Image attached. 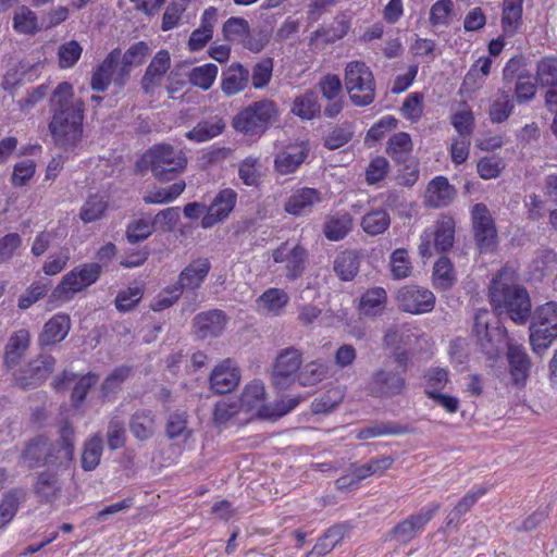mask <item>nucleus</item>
Returning a JSON list of instances; mask_svg holds the SVG:
<instances>
[{"label":"nucleus","mask_w":557,"mask_h":557,"mask_svg":"<svg viewBox=\"0 0 557 557\" xmlns=\"http://www.w3.org/2000/svg\"><path fill=\"white\" fill-rule=\"evenodd\" d=\"M102 448V438L98 434L86 441L82 455V467L85 471H91L99 465Z\"/></svg>","instance_id":"49530a36"},{"label":"nucleus","mask_w":557,"mask_h":557,"mask_svg":"<svg viewBox=\"0 0 557 557\" xmlns=\"http://www.w3.org/2000/svg\"><path fill=\"white\" fill-rule=\"evenodd\" d=\"M289 297L281 288H269L257 299L258 308L267 313L278 315L287 306Z\"/></svg>","instance_id":"e433bc0d"},{"label":"nucleus","mask_w":557,"mask_h":557,"mask_svg":"<svg viewBox=\"0 0 557 557\" xmlns=\"http://www.w3.org/2000/svg\"><path fill=\"white\" fill-rule=\"evenodd\" d=\"M433 238V247L436 252L448 251L455 240V220L448 215H442L434 225V231L430 233Z\"/></svg>","instance_id":"7c9ffc66"},{"label":"nucleus","mask_w":557,"mask_h":557,"mask_svg":"<svg viewBox=\"0 0 557 557\" xmlns=\"http://www.w3.org/2000/svg\"><path fill=\"white\" fill-rule=\"evenodd\" d=\"M292 112L302 120H311L320 112L317 94L312 90L306 91L295 98Z\"/></svg>","instance_id":"37998d69"},{"label":"nucleus","mask_w":557,"mask_h":557,"mask_svg":"<svg viewBox=\"0 0 557 557\" xmlns=\"http://www.w3.org/2000/svg\"><path fill=\"white\" fill-rule=\"evenodd\" d=\"M412 141L410 135L405 132L394 134L387 141L386 153L396 163H407L411 159Z\"/></svg>","instance_id":"f704fd0d"},{"label":"nucleus","mask_w":557,"mask_h":557,"mask_svg":"<svg viewBox=\"0 0 557 557\" xmlns=\"http://www.w3.org/2000/svg\"><path fill=\"white\" fill-rule=\"evenodd\" d=\"M238 401H219L213 411V419L216 424H224L235 417L240 410Z\"/></svg>","instance_id":"338daca9"},{"label":"nucleus","mask_w":557,"mask_h":557,"mask_svg":"<svg viewBox=\"0 0 557 557\" xmlns=\"http://www.w3.org/2000/svg\"><path fill=\"white\" fill-rule=\"evenodd\" d=\"M389 171V162L386 158L382 156H376L373 158L367 170H366V181L369 185H374L381 181H383L386 174Z\"/></svg>","instance_id":"680f3d73"},{"label":"nucleus","mask_w":557,"mask_h":557,"mask_svg":"<svg viewBox=\"0 0 557 557\" xmlns=\"http://www.w3.org/2000/svg\"><path fill=\"white\" fill-rule=\"evenodd\" d=\"M170 65L171 58L169 51H158L141 78L143 88L146 94L154 95L157 91H161L162 82Z\"/></svg>","instance_id":"6ab92c4d"},{"label":"nucleus","mask_w":557,"mask_h":557,"mask_svg":"<svg viewBox=\"0 0 557 557\" xmlns=\"http://www.w3.org/2000/svg\"><path fill=\"white\" fill-rule=\"evenodd\" d=\"M351 228V214L348 212H336L326 219L323 233L327 239L337 242L346 237Z\"/></svg>","instance_id":"72a5a7b5"},{"label":"nucleus","mask_w":557,"mask_h":557,"mask_svg":"<svg viewBox=\"0 0 557 557\" xmlns=\"http://www.w3.org/2000/svg\"><path fill=\"white\" fill-rule=\"evenodd\" d=\"M327 374V367L321 360H312L300 368L296 381L301 386H314L322 382Z\"/></svg>","instance_id":"a19ab883"},{"label":"nucleus","mask_w":557,"mask_h":557,"mask_svg":"<svg viewBox=\"0 0 557 557\" xmlns=\"http://www.w3.org/2000/svg\"><path fill=\"white\" fill-rule=\"evenodd\" d=\"M536 77L542 86L557 87V58L545 57L536 66Z\"/></svg>","instance_id":"864d4df0"},{"label":"nucleus","mask_w":557,"mask_h":557,"mask_svg":"<svg viewBox=\"0 0 557 557\" xmlns=\"http://www.w3.org/2000/svg\"><path fill=\"white\" fill-rule=\"evenodd\" d=\"M237 195L231 188L221 190L207 208V213L202 216L201 226L210 228L222 222L228 216L235 207Z\"/></svg>","instance_id":"f3484780"},{"label":"nucleus","mask_w":557,"mask_h":557,"mask_svg":"<svg viewBox=\"0 0 557 557\" xmlns=\"http://www.w3.org/2000/svg\"><path fill=\"white\" fill-rule=\"evenodd\" d=\"M471 215L474 238L480 251L492 250L497 243V230L490 210L484 203H476Z\"/></svg>","instance_id":"f8f14e48"},{"label":"nucleus","mask_w":557,"mask_h":557,"mask_svg":"<svg viewBox=\"0 0 557 557\" xmlns=\"http://www.w3.org/2000/svg\"><path fill=\"white\" fill-rule=\"evenodd\" d=\"M491 302L500 313H506L517 324H524L531 315V299L527 289L518 283L511 268H503L493 278L490 288Z\"/></svg>","instance_id":"f03ea898"},{"label":"nucleus","mask_w":557,"mask_h":557,"mask_svg":"<svg viewBox=\"0 0 557 557\" xmlns=\"http://www.w3.org/2000/svg\"><path fill=\"white\" fill-rule=\"evenodd\" d=\"M408 358L405 352L395 356L375 369L366 383V392L377 399H393L406 394L408 388Z\"/></svg>","instance_id":"7ed1b4c3"},{"label":"nucleus","mask_w":557,"mask_h":557,"mask_svg":"<svg viewBox=\"0 0 557 557\" xmlns=\"http://www.w3.org/2000/svg\"><path fill=\"white\" fill-rule=\"evenodd\" d=\"M513 109L512 100L506 92H502L490 107V119L493 123L506 121Z\"/></svg>","instance_id":"bf43d9fd"},{"label":"nucleus","mask_w":557,"mask_h":557,"mask_svg":"<svg viewBox=\"0 0 557 557\" xmlns=\"http://www.w3.org/2000/svg\"><path fill=\"white\" fill-rule=\"evenodd\" d=\"M272 257L274 262L285 263L288 280L294 281L302 275L307 261V251L302 246L282 243L273 250Z\"/></svg>","instance_id":"2eb2a0df"},{"label":"nucleus","mask_w":557,"mask_h":557,"mask_svg":"<svg viewBox=\"0 0 557 557\" xmlns=\"http://www.w3.org/2000/svg\"><path fill=\"white\" fill-rule=\"evenodd\" d=\"M239 380V370L231 359H226L218 364L209 377L210 387L216 394L232 392L238 385Z\"/></svg>","instance_id":"4be33fe9"},{"label":"nucleus","mask_w":557,"mask_h":557,"mask_svg":"<svg viewBox=\"0 0 557 557\" xmlns=\"http://www.w3.org/2000/svg\"><path fill=\"white\" fill-rule=\"evenodd\" d=\"M270 40V36L264 30H248V34L242 39V45L244 48L249 50L250 52L258 53L264 49Z\"/></svg>","instance_id":"774afa93"},{"label":"nucleus","mask_w":557,"mask_h":557,"mask_svg":"<svg viewBox=\"0 0 557 557\" xmlns=\"http://www.w3.org/2000/svg\"><path fill=\"white\" fill-rule=\"evenodd\" d=\"M259 160L253 157L246 158L239 165V177L248 186L257 185L260 173L258 170Z\"/></svg>","instance_id":"69168bd1"},{"label":"nucleus","mask_w":557,"mask_h":557,"mask_svg":"<svg viewBox=\"0 0 557 557\" xmlns=\"http://www.w3.org/2000/svg\"><path fill=\"white\" fill-rule=\"evenodd\" d=\"M72 323L69 314L57 313L44 325L38 336V344L41 347L53 346L61 343L69 334Z\"/></svg>","instance_id":"393cba45"},{"label":"nucleus","mask_w":557,"mask_h":557,"mask_svg":"<svg viewBox=\"0 0 557 557\" xmlns=\"http://www.w3.org/2000/svg\"><path fill=\"white\" fill-rule=\"evenodd\" d=\"M83 47L76 40L62 44L58 49L59 66L63 70L73 67L81 59Z\"/></svg>","instance_id":"6e6d98bb"},{"label":"nucleus","mask_w":557,"mask_h":557,"mask_svg":"<svg viewBox=\"0 0 557 557\" xmlns=\"http://www.w3.org/2000/svg\"><path fill=\"white\" fill-rule=\"evenodd\" d=\"M108 209V200L103 195H90L79 211V218L84 223L100 220Z\"/></svg>","instance_id":"a18cd8bd"},{"label":"nucleus","mask_w":557,"mask_h":557,"mask_svg":"<svg viewBox=\"0 0 557 557\" xmlns=\"http://www.w3.org/2000/svg\"><path fill=\"white\" fill-rule=\"evenodd\" d=\"M321 201V193L315 188L302 187L295 190L284 205V209L292 215L309 213L313 206Z\"/></svg>","instance_id":"bb28decb"},{"label":"nucleus","mask_w":557,"mask_h":557,"mask_svg":"<svg viewBox=\"0 0 557 557\" xmlns=\"http://www.w3.org/2000/svg\"><path fill=\"white\" fill-rule=\"evenodd\" d=\"M211 270V262L208 258H197L188 263L178 275V287L176 292L183 289L195 290L200 287Z\"/></svg>","instance_id":"5701e85b"},{"label":"nucleus","mask_w":557,"mask_h":557,"mask_svg":"<svg viewBox=\"0 0 557 557\" xmlns=\"http://www.w3.org/2000/svg\"><path fill=\"white\" fill-rule=\"evenodd\" d=\"M22 491L7 492L0 502V529L5 527L15 516L21 498Z\"/></svg>","instance_id":"5fc2aeb1"},{"label":"nucleus","mask_w":557,"mask_h":557,"mask_svg":"<svg viewBox=\"0 0 557 557\" xmlns=\"http://www.w3.org/2000/svg\"><path fill=\"white\" fill-rule=\"evenodd\" d=\"M456 195V188L445 176H436L428 184L424 202L430 208H444L451 203Z\"/></svg>","instance_id":"a878e982"},{"label":"nucleus","mask_w":557,"mask_h":557,"mask_svg":"<svg viewBox=\"0 0 557 557\" xmlns=\"http://www.w3.org/2000/svg\"><path fill=\"white\" fill-rule=\"evenodd\" d=\"M454 3L451 0H438L430 10V23L432 25H445L449 21Z\"/></svg>","instance_id":"0e129e2a"},{"label":"nucleus","mask_w":557,"mask_h":557,"mask_svg":"<svg viewBox=\"0 0 557 557\" xmlns=\"http://www.w3.org/2000/svg\"><path fill=\"white\" fill-rule=\"evenodd\" d=\"M408 433V428L393 422H377L370 426L363 428L358 431L357 438L358 440H368L371 437H377L382 435H391V434H405Z\"/></svg>","instance_id":"09e8293b"},{"label":"nucleus","mask_w":557,"mask_h":557,"mask_svg":"<svg viewBox=\"0 0 557 557\" xmlns=\"http://www.w3.org/2000/svg\"><path fill=\"white\" fill-rule=\"evenodd\" d=\"M99 263H85L77 265L66 273L54 289L57 297H69L94 284L100 276Z\"/></svg>","instance_id":"9d476101"},{"label":"nucleus","mask_w":557,"mask_h":557,"mask_svg":"<svg viewBox=\"0 0 557 557\" xmlns=\"http://www.w3.org/2000/svg\"><path fill=\"white\" fill-rule=\"evenodd\" d=\"M387 301V294L383 287L368 289L360 299V311L364 315L374 317L381 314Z\"/></svg>","instance_id":"4c0bfd02"},{"label":"nucleus","mask_w":557,"mask_h":557,"mask_svg":"<svg viewBox=\"0 0 557 557\" xmlns=\"http://www.w3.org/2000/svg\"><path fill=\"white\" fill-rule=\"evenodd\" d=\"M265 388L263 383L255 380L245 387L238 404L242 409L247 411L257 409L258 414L264 417L267 416V413H264L265 408L263 406Z\"/></svg>","instance_id":"473e14b6"},{"label":"nucleus","mask_w":557,"mask_h":557,"mask_svg":"<svg viewBox=\"0 0 557 557\" xmlns=\"http://www.w3.org/2000/svg\"><path fill=\"white\" fill-rule=\"evenodd\" d=\"M360 225L364 233L376 236L389 227L391 216L384 209H373L362 216Z\"/></svg>","instance_id":"ea45409f"},{"label":"nucleus","mask_w":557,"mask_h":557,"mask_svg":"<svg viewBox=\"0 0 557 557\" xmlns=\"http://www.w3.org/2000/svg\"><path fill=\"white\" fill-rule=\"evenodd\" d=\"M344 83L351 102L358 107L371 104L375 99V82L370 67L361 61L347 63Z\"/></svg>","instance_id":"0eeeda50"},{"label":"nucleus","mask_w":557,"mask_h":557,"mask_svg":"<svg viewBox=\"0 0 557 557\" xmlns=\"http://www.w3.org/2000/svg\"><path fill=\"white\" fill-rule=\"evenodd\" d=\"M438 509L440 504H434L431 508H423L419 512L408 516L393 528L392 537L399 544H408L424 530Z\"/></svg>","instance_id":"ddd939ff"},{"label":"nucleus","mask_w":557,"mask_h":557,"mask_svg":"<svg viewBox=\"0 0 557 557\" xmlns=\"http://www.w3.org/2000/svg\"><path fill=\"white\" fill-rule=\"evenodd\" d=\"M507 359L512 383L518 387H523L530 376L532 367V361L524 347L519 344L509 343L507 347Z\"/></svg>","instance_id":"a211bd4d"},{"label":"nucleus","mask_w":557,"mask_h":557,"mask_svg":"<svg viewBox=\"0 0 557 557\" xmlns=\"http://www.w3.org/2000/svg\"><path fill=\"white\" fill-rule=\"evenodd\" d=\"M216 75L218 66L213 63H208L194 67L189 72L188 78L191 85L207 90L213 85Z\"/></svg>","instance_id":"8fccbe9b"},{"label":"nucleus","mask_w":557,"mask_h":557,"mask_svg":"<svg viewBox=\"0 0 557 557\" xmlns=\"http://www.w3.org/2000/svg\"><path fill=\"white\" fill-rule=\"evenodd\" d=\"M12 26L16 33L23 35H34L39 30L36 13L25 5L14 12Z\"/></svg>","instance_id":"c03bdc74"},{"label":"nucleus","mask_w":557,"mask_h":557,"mask_svg":"<svg viewBox=\"0 0 557 557\" xmlns=\"http://www.w3.org/2000/svg\"><path fill=\"white\" fill-rule=\"evenodd\" d=\"M54 366L55 359L51 355H39L15 375L16 384L22 387L40 385L53 371Z\"/></svg>","instance_id":"4468645a"},{"label":"nucleus","mask_w":557,"mask_h":557,"mask_svg":"<svg viewBox=\"0 0 557 557\" xmlns=\"http://www.w3.org/2000/svg\"><path fill=\"white\" fill-rule=\"evenodd\" d=\"M360 255L356 250L339 252L334 260L333 269L342 281L352 280L359 272Z\"/></svg>","instance_id":"c9c22d12"},{"label":"nucleus","mask_w":557,"mask_h":557,"mask_svg":"<svg viewBox=\"0 0 557 557\" xmlns=\"http://www.w3.org/2000/svg\"><path fill=\"white\" fill-rule=\"evenodd\" d=\"M98 381L99 377L95 373L78 376L75 373L64 371L53 379L52 385L57 392H63L67 388L69 384L74 383L71 399L74 406H79L84 401L88 391L95 386Z\"/></svg>","instance_id":"dca6fc26"},{"label":"nucleus","mask_w":557,"mask_h":557,"mask_svg":"<svg viewBox=\"0 0 557 557\" xmlns=\"http://www.w3.org/2000/svg\"><path fill=\"white\" fill-rule=\"evenodd\" d=\"M277 103L268 98L253 101L238 111L232 121L235 131L249 136L260 137L278 122Z\"/></svg>","instance_id":"39448f33"},{"label":"nucleus","mask_w":557,"mask_h":557,"mask_svg":"<svg viewBox=\"0 0 557 557\" xmlns=\"http://www.w3.org/2000/svg\"><path fill=\"white\" fill-rule=\"evenodd\" d=\"M54 470L47 469L41 471L37 475V480L34 484V492L37 497L45 503L53 504L61 495V482L59 480L60 474L69 471V469H59L54 467Z\"/></svg>","instance_id":"412c9836"},{"label":"nucleus","mask_w":557,"mask_h":557,"mask_svg":"<svg viewBox=\"0 0 557 557\" xmlns=\"http://www.w3.org/2000/svg\"><path fill=\"white\" fill-rule=\"evenodd\" d=\"M250 26L247 20L243 17H230L222 26V34L227 41L242 42V39L248 34Z\"/></svg>","instance_id":"13d9d810"},{"label":"nucleus","mask_w":557,"mask_h":557,"mask_svg":"<svg viewBox=\"0 0 557 557\" xmlns=\"http://www.w3.org/2000/svg\"><path fill=\"white\" fill-rule=\"evenodd\" d=\"M120 52L112 51L103 62L95 71L91 78V87L97 91H104L111 81L122 82L121 78L114 77L115 69L119 65Z\"/></svg>","instance_id":"2f4dec72"},{"label":"nucleus","mask_w":557,"mask_h":557,"mask_svg":"<svg viewBox=\"0 0 557 557\" xmlns=\"http://www.w3.org/2000/svg\"><path fill=\"white\" fill-rule=\"evenodd\" d=\"M523 0H504L502 11L503 36L513 37L522 25Z\"/></svg>","instance_id":"c756f323"},{"label":"nucleus","mask_w":557,"mask_h":557,"mask_svg":"<svg viewBox=\"0 0 557 557\" xmlns=\"http://www.w3.org/2000/svg\"><path fill=\"white\" fill-rule=\"evenodd\" d=\"M165 434L170 440L186 442L191 436V430L188 428V414L185 411H174L170 413Z\"/></svg>","instance_id":"58836bf2"},{"label":"nucleus","mask_w":557,"mask_h":557,"mask_svg":"<svg viewBox=\"0 0 557 557\" xmlns=\"http://www.w3.org/2000/svg\"><path fill=\"white\" fill-rule=\"evenodd\" d=\"M530 344L535 354L547 349L557 338V302L548 301L539 306L530 324Z\"/></svg>","instance_id":"6e6552de"},{"label":"nucleus","mask_w":557,"mask_h":557,"mask_svg":"<svg viewBox=\"0 0 557 557\" xmlns=\"http://www.w3.org/2000/svg\"><path fill=\"white\" fill-rule=\"evenodd\" d=\"M141 161L162 182L172 181L183 173L188 163L186 153L170 144L154 145L141 156Z\"/></svg>","instance_id":"423d86ee"},{"label":"nucleus","mask_w":557,"mask_h":557,"mask_svg":"<svg viewBox=\"0 0 557 557\" xmlns=\"http://www.w3.org/2000/svg\"><path fill=\"white\" fill-rule=\"evenodd\" d=\"M391 272L394 280L406 278L411 274V262L408 252L404 248L393 251L389 260Z\"/></svg>","instance_id":"4d7b16f0"},{"label":"nucleus","mask_w":557,"mask_h":557,"mask_svg":"<svg viewBox=\"0 0 557 557\" xmlns=\"http://www.w3.org/2000/svg\"><path fill=\"white\" fill-rule=\"evenodd\" d=\"M309 147L305 143L287 146L274 159V169L282 175L294 173L307 159Z\"/></svg>","instance_id":"b1692460"},{"label":"nucleus","mask_w":557,"mask_h":557,"mask_svg":"<svg viewBox=\"0 0 557 557\" xmlns=\"http://www.w3.org/2000/svg\"><path fill=\"white\" fill-rule=\"evenodd\" d=\"M455 282L453 264L446 257H441L433 268V285L436 288L446 290L451 287Z\"/></svg>","instance_id":"de8ad7c7"},{"label":"nucleus","mask_w":557,"mask_h":557,"mask_svg":"<svg viewBox=\"0 0 557 557\" xmlns=\"http://www.w3.org/2000/svg\"><path fill=\"white\" fill-rule=\"evenodd\" d=\"M225 128V124L221 119L213 121H201L193 129L186 133V137L190 140L202 143L220 135Z\"/></svg>","instance_id":"79ce46f5"},{"label":"nucleus","mask_w":557,"mask_h":557,"mask_svg":"<svg viewBox=\"0 0 557 557\" xmlns=\"http://www.w3.org/2000/svg\"><path fill=\"white\" fill-rule=\"evenodd\" d=\"M188 1H173L171 2L163 14L161 29L168 32L176 27L182 18L183 13L187 9Z\"/></svg>","instance_id":"052dcab7"},{"label":"nucleus","mask_w":557,"mask_h":557,"mask_svg":"<svg viewBox=\"0 0 557 557\" xmlns=\"http://www.w3.org/2000/svg\"><path fill=\"white\" fill-rule=\"evenodd\" d=\"M396 300L401 311L412 314L430 312L435 305L434 294L417 285H407L398 289Z\"/></svg>","instance_id":"9b49d317"},{"label":"nucleus","mask_w":557,"mask_h":557,"mask_svg":"<svg viewBox=\"0 0 557 557\" xmlns=\"http://www.w3.org/2000/svg\"><path fill=\"white\" fill-rule=\"evenodd\" d=\"M74 429L64 424L60 430V442L49 445L48 441L39 437L30 442L23 453V458L34 468L41 463L59 469H69L74 456Z\"/></svg>","instance_id":"20e7f679"},{"label":"nucleus","mask_w":557,"mask_h":557,"mask_svg":"<svg viewBox=\"0 0 557 557\" xmlns=\"http://www.w3.org/2000/svg\"><path fill=\"white\" fill-rule=\"evenodd\" d=\"M226 314L219 309L200 312L194 318L195 333L199 338L220 336L227 323Z\"/></svg>","instance_id":"aec40b11"},{"label":"nucleus","mask_w":557,"mask_h":557,"mask_svg":"<svg viewBox=\"0 0 557 557\" xmlns=\"http://www.w3.org/2000/svg\"><path fill=\"white\" fill-rule=\"evenodd\" d=\"M52 119L49 129L63 150L77 147L83 137L84 103L73 98V86L60 83L50 98Z\"/></svg>","instance_id":"f257e3e1"},{"label":"nucleus","mask_w":557,"mask_h":557,"mask_svg":"<svg viewBox=\"0 0 557 557\" xmlns=\"http://www.w3.org/2000/svg\"><path fill=\"white\" fill-rule=\"evenodd\" d=\"M352 138V131L349 125H341L333 128L324 138V146L334 150L343 147Z\"/></svg>","instance_id":"e2e57ef3"},{"label":"nucleus","mask_w":557,"mask_h":557,"mask_svg":"<svg viewBox=\"0 0 557 557\" xmlns=\"http://www.w3.org/2000/svg\"><path fill=\"white\" fill-rule=\"evenodd\" d=\"M30 334L26 329L15 331L8 339L3 361L8 368H15L28 350Z\"/></svg>","instance_id":"c85d7f7f"},{"label":"nucleus","mask_w":557,"mask_h":557,"mask_svg":"<svg viewBox=\"0 0 557 557\" xmlns=\"http://www.w3.org/2000/svg\"><path fill=\"white\" fill-rule=\"evenodd\" d=\"M186 188L185 181H178L168 188H158L149 191L145 197L146 203H168L176 199Z\"/></svg>","instance_id":"3c124183"},{"label":"nucleus","mask_w":557,"mask_h":557,"mask_svg":"<svg viewBox=\"0 0 557 557\" xmlns=\"http://www.w3.org/2000/svg\"><path fill=\"white\" fill-rule=\"evenodd\" d=\"M249 75L250 72L242 63H232L222 73V92L227 97H232L242 92L248 86Z\"/></svg>","instance_id":"cd10ccee"},{"label":"nucleus","mask_w":557,"mask_h":557,"mask_svg":"<svg viewBox=\"0 0 557 557\" xmlns=\"http://www.w3.org/2000/svg\"><path fill=\"white\" fill-rule=\"evenodd\" d=\"M273 66L272 58H263L252 66L249 76H251V84L255 89H263L269 85L272 78Z\"/></svg>","instance_id":"603ef678"},{"label":"nucleus","mask_w":557,"mask_h":557,"mask_svg":"<svg viewBox=\"0 0 557 557\" xmlns=\"http://www.w3.org/2000/svg\"><path fill=\"white\" fill-rule=\"evenodd\" d=\"M302 364V351L295 346L278 351L273 363L271 375L272 384L280 391L294 385Z\"/></svg>","instance_id":"1a4fd4ad"}]
</instances>
